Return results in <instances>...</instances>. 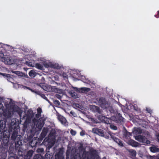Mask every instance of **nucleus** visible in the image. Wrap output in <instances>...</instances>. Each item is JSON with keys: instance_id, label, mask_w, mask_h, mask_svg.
<instances>
[{"instance_id": "57", "label": "nucleus", "mask_w": 159, "mask_h": 159, "mask_svg": "<svg viewBox=\"0 0 159 159\" xmlns=\"http://www.w3.org/2000/svg\"><path fill=\"white\" fill-rule=\"evenodd\" d=\"M2 43H0V48L2 47Z\"/></svg>"}, {"instance_id": "29", "label": "nucleus", "mask_w": 159, "mask_h": 159, "mask_svg": "<svg viewBox=\"0 0 159 159\" xmlns=\"http://www.w3.org/2000/svg\"><path fill=\"white\" fill-rule=\"evenodd\" d=\"M117 119H118L120 122L121 121L124 122L125 119L123 118L121 115L120 114H118V116L117 117Z\"/></svg>"}, {"instance_id": "40", "label": "nucleus", "mask_w": 159, "mask_h": 159, "mask_svg": "<svg viewBox=\"0 0 159 159\" xmlns=\"http://www.w3.org/2000/svg\"><path fill=\"white\" fill-rule=\"evenodd\" d=\"M158 158L155 156H149V159H158Z\"/></svg>"}, {"instance_id": "10", "label": "nucleus", "mask_w": 159, "mask_h": 159, "mask_svg": "<svg viewBox=\"0 0 159 159\" xmlns=\"http://www.w3.org/2000/svg\"><path fill=\"white\" fill-rule=\"evenodd\" d=\"M1 60L6 64L11 65L13 63V61L10 57L8 56L2 57Z\"/></svg>"}, {"instance_id": "12", "label": "nucleus", "mask_w": 159, "mask_h": 159, "mask_svg": "<svg viewBox=\"0 0 159 159\" xmlns=\"http://www.w3.org/2000/svg\"><path fill=\"white\" fill-rule=\"evenodd\" d=\"M56 132L55 130L54 129H52L48 135V138H54V139L56 140Z\"/></svg>"}, {"instance_id": "36", "label": "nucleus", "mask_w": 159, "mask_h": 159, "mask_svg": "<svg viewBox=\"0 0 159 159\" xmlns=\"http://www.w3.org/2000/svg\"><path fill=\"white\" fill-rule=\"evenodd\" d=\"M0 74L3 76L5 77L6 78H9L10 77V74L2 73H1Z\"/></svg>"}, {"instance_id": "60", "label": "nucleus", "mask_w": 159, "mask_h": 159, "mask_svg": "<svg viewBox=\"0 0 159 159\" xmlns=\"http://www.w3.org/2000/svg\"><path fill=\"white\" fill-rule=\"evenodd\" d=\"M0 159H6V158L5 157H4V158H1Z\"/></svg>"}, {"instance_id": "32", "label": "nucleus", "mask_w": 159, "mask_h": 159, "mask_svg": "<svg viewBox=\"0 0 159 159\" xmlns=\"http://www.w3.org/2000/svg\"><path fill=\"white\" fill-rule=\"evenodd\" d=\"M150 151L153 152H157V148H156L155 147H151L150 148Z\"/></svg>"}, {"instance_id": "34", "label": "nucleus", "mask_w": 159, "mask_h": 159, "mask_svg": "<svg viewBox=\"0 0 159 159\" xmlns=\"http://www.w3.org/2000/svg\"><path fill=\"white\" fill-rule=\"evenodd\" d=\"M36 152L38 153H43L44 149L43 148H39L37 149Z\"/></svg>"}, {"instance_id": "48", "label": "nucleus", "mask_w": 159, "mask_h": 159, "mask_svg": "<svg viewBox=\"0 0 159 159\" xmlns=\"http://www.w3.org/2000/svg\"><path fill=\"white\" fill-rule=\"evenodd\" d=\"M44 65V66L46 67V68H49V66H48V63L46 62V63H44L43 64Z\"/></svg>"}, {"instance_id": "35", "label": "nucleus", "mask_w": 159, "mask_h": 159, "mask_svg": "<svg viewBox=\"0 0 159 159\" xmlns=\"http://www.w3.org/2000/svg\"><path fill=\"white\" fill-rule=\"evenodd\" d=\"M110 136H111V139H112L113 140H114L115 139H116V137L115 136L114 134L111 132H110Z\"/></svg>"}, {"instance_id": "49", "label": "nucleus", "mask_w": 159, "mask_h": 159, "mask_svg": "<svg viewBox=\"0 0 159 159\" xmlns=\"http://www.w3.org/2000/svg\"><path fill=\"white\" fill-rule=\"evenodd\" d=\"M41 116V114L37 113L35 115V117L37 118H39Z\"/></svg>"}, {"instance_id": "15", "label": "nucleus", "mask_w": 159, "mask_h": 159, "mask_svg": "<svg viewBox=\"0 0 159 159\" xmlns=\"http://www.w3.org/2000/svg\"><path fill=\"white\" fill-rule=\"evenodd\" d=\"M104 132V131L103 130L101 129L97 128L95 129V131L94 132L99 135L102 137V136H103V134H104L103 133Z\"/></svg>"}, {"instance_id": "41", "label": "nucleus", "mask_w": 159, "mask_h": 159, "mask_svg": "<svg viewBox=\"0 0 159 159\" xmlns=\"http://www.w3.org/2000/svg\"><path fill=\"white\" fill-rule=\"evenodd\" d=\"M62 157L59 154H57L56 156V159H62Z\"/></svg>"}, {"instance_id": "51", "label": "nucleus", "mask_w": 159, "mask_h": 159, "mask_svg": "<svg viewBox=\"0 0 159 159\" xmlns=\"http://www.w3.org/2000/svg\"><path fill=\"white\" fill-rule=\"evenodd\" d=\"M56 97L59 99H61V97L59 94H57L56 95Z\"/></svg>"}, {"instance_id": "38", "label": "nucleus", "mask_w": 159, "mask_h": 159, "mask_svg": "<svg viewBox=\"0 0 159 159\" xmlns=\"http://www.w3.org/2000/svg\"><path fill=\"white\" fill-rule=\"evenodd\" d=\"M53 88H52V91H54L55 92L58 93V89L56 88V87H53Z\"/></svg>"}, {"instance_id": "25", "label": "nucleus", "mask_w": 159, "mask_h": 159, "mask_svg": "<svg viewBox=\"0 0 159 159\" xmlns=\"http://www.w3.org/2000/svg\"><path fill=\"white\" fill-rule=\"evenodd\" d=\"M129 152L130 153L132 157H134L136 156V152L135 150H129Z\"/></svg>"}, {"instance_id": "50", "label": "nucleus", "mask_w": 159, "mask_h": 159, "mask_svg": "<svg viewBox=\"0 0 159 159\" xmlns=\"http://www.w3.org/2000/svg\"><path fill=\"white\" fill-rule=\"evenodd\" d=\"M1 142H0V146H1ZM7 148H7L5 149V150H4V149L3 148V147H2L1 146H0V149H2V151H4V152L5 151H6L7 150Z\"/></svg>"}, {"instance_id": "37", "label": "nucleus", "mask_w": 159, "mask_h": 159, "mask_svg": "<svg viewBox=\"0 0 159 159\" xmlns=\"http://www.w3.org/2000/svg\"><path fill=\"white\" fill-rule=\"evenodd\" d=\"M53 103L55 105H56L57 106H59L60 104V102H59V101L57 100H55L53 101Z\"/></svg>"}, {"instance_id": "30", "label": "nucleus", "mask_w": 159, "mask_h": 159, "mask_svg": "<svg viewBox=\"0 0 159 159\" xmlns=\"http://www.w3.org/2000/svg\"><path fill=\"white\" fill-rule=\"evenodd\" d=\"M35 67L39 70H43V66L39 63H36L35 64Z\"/></svg>"}, {"instance_id": "31", "label": "nucleus", "mask_w": 159, "mask_h": 159, "mask_svg": "<svg viewBox=\"0 0 159 159\" xmlns=\"http://www.w3.org/2000/svg\"><path fill=\"white\" fill-rule=\"evenodd\" d=\"M52 158V156L49 153V152H48L46 153L45 155V159H50Z\"/></svg>"}, {"instance_id": "13", "label": "nucleus", "mask_w": 159, "mask_h": 159, "mask_svg": "<svg viewBox=\"0 0 159 159\" xmlns=\"http://www.w3.org/2000/svg\"><path fill=\"white\" fill-rule=\"evenodd\" d=\"M127 143L133 147H137L139 145V143L132 139L128 141Z\"/></svg>"}, {"instance_id": "6", "label": "nucleus", "mask_w": 159, "mask_h": 159, "mask_svg": "<svg viewBox=\"0 0 159 159\" xmlns=\"http://www.w3.org/2000/svg\"><path fill=\"white\" fill-rule=\"evenodd\" d=\"M3 117L6 120L8 118H11L12 116V111L10 109H5L1 113Z\"/></svg>"}, {"instance_id": "4", "label": "nucleus", "mask_w": 159, "mask_h": 159, "mask_svg": "<svg viewBox=\"0 0 159 159\" xmlns=\"http://www.w3.org/2000/svg\"><path fill=\"white\" fill-rule=\"evenodd\" d=\"M55 140L54 138H46L44 140L43 143H44V144L48 149H50L54 145Z\"/></svg>"}, {"instance_id": "23", "label": "nucleus", "mask_w": 159, "mask_h": 159, "mask_svg": "<svg viewBox=\"0 0 159 159\" xmlns=\"http://www.w3.org/2000/svg\"><path fill=\"white\" fill-rule=\"evenodd\" d=\"M36 74V73L34 70H31L29 73V76L32 78L34 77Z\"/></svg>"}, {"instance_id": "45", "label": "nucleus", "mask_w": 159, "mask_h": 159, "mask_svg": "<svg viewBox=\"0 0 159 159\" xmlns=\"http://www.w3.org/2000/svg\"><path fill=\"white\" fill-rule=\"evenodd\" d=\"M8 159H19L17 157L10 156Z\"/></svg>"}, {"instance_id": "14", "label": "nucleus", "mask_w": 159, "mask_h": 159, "mask_svg": "<svg viewBox=\"0 0 159 159\" xmlns=\"http://www.w3.org/2000/svg\"><path fill=\"white\" fill-rule=\"evenodd\" d=\"M57 118L62 124H66V120L63 116L60 115H58L57 116Z\"/></svg>"}, {"instance_id": "47", "label": "nucleus", "mask_w": 159, "mask_h": 159, "mask_svg": "<svg viewBox=\"0 0 159 159\" xmlns=\"http://www.w3.org/2000/svg\"><path fill=\"white\" fill-rule=\"evenodd\" d=\"M70 114H71L74 117H75L76 116V114L73 111H71L70 112Z\"/></svg>"}, {"instance_id": "26", "label": "nucleus", "mask_w": 159, "mask_h": 159, "mask_svg": "<svg viewBox=\"0 0 159 159\" xmlns=\"http://www.w3.org/2000/svg\"><path fill=\"white\" fill-rule=\"evenodd\" d=\"M133 133L136 134H140L142 133V130L140 129L137 128L133 131Z\"/></svg>"}, {"instance_id": "58", "label": "nucleus", "mask_w": 159, "mask_h": 159, "mask_svg": "<svg viewBox=\"0 0 159 159\" xmlns=\"http://www.w3.org/2000/svg\"><path fill=\"white\" fill-rule=\"evenodd\" d=\"M157 139L159 141V134H158L157 136Z\"/></svg>"}, {"instance_id": "42", "label": "nucleus", "mask_w": 159, "mask_h": 159, "mask_svg": "<svg viewBox=\"0 0 159 159\" xmlns=\"http://www.w3.org/2000/svg\"><path fill=\"white\" fill-rule=\"evenodd\" d=\"M110 127L111 129L114 130H116L117 129V127L113 125H110Z\"/></svg>"}, {"instance_id": "56", "label": "nucleus", "mask_w": 159, "mask_h": 159, "mask_svg": "<svg viewBox=\"0 0 159 159\" xmlns=\"http://www.w3.org/2000/svg\"><path fill=\"white\" fill-rule=\"evenodd\" d=\"M63 77L64 78H66V79L67 78V76L66 75V74H63Z\"/></svg>"}, {"instance_id": "27", "label": "nucleus", "mask_w": 159, "mask_h": 159, "mask_svg": "<svg viewBox=\"0 0 159 159\" xmlns=\"http://www.w3.org/2000/svg\"><path fill=\"white\" fill-rule=\"evenodd\" d=\"M94 109L96 112H98L100 114H102V110L100 109V108L97 106H94Z\"/></svg>"}, {"instance_id": "55", "label": "nucleus", "mask_w": 159, "mask_h": 159, "mask_svg": "<svg viewBox=\"0 0 159 159\" xmlns=\"http://www.w3.org/2000/svg\"><path fill=\"white\" fill-rule=\"evenodd\" d=\"M146 111H148V113H150L151 111L150 109H148V108H146Z\"/></svg>"}, {"instance_id": "8", "label": "nucleus", "mask_w": 159, "mask_h": 159, "mask_svg": "<svg viewBox=\"0 0 159 159\" xmlns=\"http://www.w3.org/2000/svg\"><path fill=\"white\" fill-rule=\"evenodd\" d=\"M27 89H28L29 90H30L31 92L37 94L39 95L42 98H43L44 99H45L47 101L49 102V101L48 99V98L46 97L45 95L43 94L41 92L39 91L38 90H34L31 89L29 87H27Z\"/></svg>"}, {"instance_id": "52", "label": "nucleus", "mask_w": 159, "mask_h": 159, "mask_svg": "<svg viewBox=\"0 0 159 159\" xmlns=\"http://www.w3.org/2000/svg\"><path fill=\"white\" fill-rule=\"evenodd\" d=\"M154 16L157 18H158L159 17V11H157V15H155Z\"/></svg>"}, {"instance_id": "33", "label": "nucleus", "mask_w": 159, "mask_h": 159, "mask_svg": "<svg viewBox=\"0 0 159 159\" xmlns=\"http://www.w3.org/2000/svg\"><path fill=\"white\" fill-rule=\"evenodd\" d=\"M4 108L3 105L1 103H0V115L1 114V113L4 110Z\"/></svg>"}, {"instance_id": "59", "label": "nucleus", "mask_w": 159, "mask_h": 159, "mask_svg": "<svg viewBox=\"0 0 159 159\" xmlns=\"http://www.w3.org/2000/svg\"><path fill=\"white\" fill-rule=\"evenodd\" d=\"M0 53L1 54V55H2V56H4V55L3 53Z\"/></svg>"}, {"instance_id": "24", "label": "nucleus", "mask_w": 159, "mask_h": 159, "mask_svg": "<svg viewBox=\"0 0 159 159\" xmlns=\"http://www.w3.org/2000/svg\"><path fill=\"white\" fill-rule=\"evenodd\" d=\"M110 132H107L104 131L103 133L104 134H103V136H102V137H104L107 139H109L110 138Z\"/></svg>"}, {"instance_id": "44", "label": "nucleus", "mask_w": 159, "mask_h": 159, "mask_svg": "<svg viewBox=\"0 0 159 159\" xmlns=\"http://www.w3.org/2000/svg\"><path fill=\"white\" fill-rule=\"evenodd\" d=\"M28 125L27 120L26 119L25 121L24 124V127L26 128L27 127V125Z\"/></svg>"}, {"instance_id": "19", "label": "nucleus", "mask_w": 159, "mask_h": 159, "mask_svg": "<svg viewBox=\"0 0 159 159\" xmlns=\"http://www.w3.org/2000/svg\"><path fill=\"white\" fill-rule=\"evenodd\" d=\"M123 135L125 138L128 139L131 136V134L125 129Z\"/></svg>"}, {"instance_id": "46", "label": "nucleus", "mask_w": 159, "mask_h": 159, "mask_svg": "<svg viewBox=\"0 0 159 159\" xmlns=\"http://www.w3.org/2000/svg\"><path fill=\"white\" fill-rule=\"evenodd\" d=\"M70 133L72 135H75L76 134V132L73 130H71L70 131Z\"/></svg>"}, {"instance_id": "3", "label": "nucleus", "mask_w": 159, "mask_h": 159, "mask_svg": "<svg viewBox=\"0 0 159 159\" xmlns=\"http://www.w3.org/2000/svg\"><path fill=\"white\" fill-rule=\"evenodd\" d=\"M9 131H10V134L12 133L11 139L12 140H15L17 138L18 135V132L16 131L17 129L15 124L12 125L11 124L8 126Z\"/></svg>"}, {"instance_id": "17", "label": "nucleus", "mask_w": 159, "mask_h": 159, "mask_svg": "<svg viewBox=\"0 0 159 159\" xmlns=\"http://www.w3.org/2000/svg\"><path fill=\"white\" fill-rule=\"evenodd\" d=\"M90 90L89 88L83 87L79 89V92L80 93H86L87 92H89Z\"/></svg>"}, {"instance_id": "39", "label": "nucleus", "mask_w": 159, "mask_h": 159, "mask_svg": "<svg viewBox=\"0 0 159 159\" xmlns=\"http://www.w3.org/2000/svg\"><path fill=\"white\" fill-rule=\"evenodd\" d=\"M37 113L41 114L42 112V110L41 108L39 107L37 109Z\"/></svg>"}, {"instance_id": "22", "label": "nucleus", "mask_w": 159, "mask_h": 159, "mask_svg": "<svg viewBox=\"0 0 159 159\" xmlns=\"http://www.w3.org/2000/svg\"><path fill=\"white\" fill-rule=\"evenodd\" d=\"M44 157L40 154H36L33 157V159H44Z\"/></svg>"}, {"instance_id": "2", "label": "nucleus", "mask_w": 159, "mask_h": 159, "mask_svg": "<svg viewBox=\"0 0 159 159\" xmlns=\"http://www.w3.org/2000/svg\"><path fill=\"white\" fill-rule=\"evenodd\" d=\"M97 155V152L96 150L91 149L89 152H87L84 153V152L80 159H95Z\"/></svg>"}, {"instance_id": "11", "label": "nucleus", "mask_w": 159, "mask_h": 159, "mask_svg": "<svg viewBox=\"0 0 159 159\" xmlns=\"http://www.w3.org/2000/svg\"><path fill=\"white\" fill-rule=\"evenodd\" d=\"M34 151L33 150H30L28 151L26 155L24 156V159H31Z\"/></svg>"}, {"instance_id": "16", "label": "nucleus", "mask_w": 159, "mask_h": 159, "mask_svg": "<svg viewBox=\"0 0 159 159\" xmlns=\"http://www.w3.org/2000/svg\"><path fill=\"white\" fill-rule=\"evenodd\" d=\"M48 131V128L45 127L44 128L41 134V136L43 138H44L46 135Z\"/></svg>"}, {"instance_id": "54", "label": "nucleus", "mask_w": 159, "mask_h": 159, "mask_svg": "<svg viewBox=\"0 0 159 159\" xmlns=\"http://www.w3.org/2000/svg\"><path fill=\"white\" fill-rule=\"evenodd\" d=\"M146 143L147 144H150V141L148 140H147L146 141Z\"/></svg>"}, {"instance_id": "5", "label": "nucleus", "mask_w": 159, "mask_h": 159, "mask_svg": "<svg viewBox=\"0 0 159 159\" xmlns=\"http://www.w3.org/2000/svg\"><path fill=\"white\" fill-rule=\"evenodd\" d=\"M45 120V118L43 117H40L36 120V122L34 123V124L36 125V127L38 129H41L44 124Z\"/></svg>"}, {"instance_id": "9", "label": "nucleus", "mask_w": 159, "mask_h": 159, "mask_svg": "<svg viewBox=\"0 0 159 159\" xmlns=\"http://www.w3.org/2000/svg\"><path fill=\"white\" fill-rule=\"evenodd\" d=\"M34 135H28L27 136V139L28 140L30 141V145L32 147H34L36 146V145L37 143V142L36 140H32V139L33 138Z\"/></svg>"}, {"instance_id": "21", "label": "nucleus", "mask_w": 159, "mask_h": 159, "mask_svg": "<svg viewBox=\"0 0 159 159\" xmlns=\"http://www.w3.org/2000/svg\"><path fill=\"white\" fill-rule=\"evenodd\" d=\"M114 141L117 143L119 146L121 147H122L124 146L122 142L119 139L116 138V139H115Z\"/></svg>"}, {"instance_id": "43", "label": "nucleus", "mask_w": 159, "mask_h": 159, "mask_svg": "<svg viewBox=\"0 0 159 159\" xmlns=\"http://www.w3.org/2000/svg\"><path fill=\"white\" fill-rule=\"evenodd\" d=\"M28 115L31 116V115L33 114V111L32 110H29L27 112Z\"/></svg>"}, {"instance_id": "20", "label": "nucleus", "mask_w": 159, "mask_h": 159, "mask_svg": "<svg viewBox=\"0 0 159 159\" xmlns=\"http://www.w3.org/2000/svg\"><path fill=\"white\" fill-rule=\"evenodd\" d=\"M135 139L136 140L140 142H144L143 141L144 138L143 136L141 135L135 136Z\"/></svg>"}, {"instance_id": "28", "label": "nucleus", "mask_w": 159, "mask_h": 159, "mask_svg": "<svg viewBox=\"0 0 159 159\" xmlns=\"http://www.w3.org/2000/svg\"><path fill=\"white\" fill-rule=\"evenodd\" d=\"M52 68L59 69L61 68V67L58 64L52 63Z\"/></svg>"}, {"instance_id": "1", "label": "nucleus", "mask_w": 159, "mask_h": 159, "mask_svg": "<svg viewBox=\"0 0 159 159\" xmlns=\"http://www.w3.org/2000/svg\"><path fill=\"white\" fill-rule=\"evenodd\" d=\"M98 101V104L102 108L108 110L111 112L113 111L111 103L106 101L105 98L101 97Z\"/></svg>"}, {"instance_id": "53", "label": "nucleus", "mask_w": 159, "mask_h": 159, "mask_svg": "<svg viewBox=\"0 0 159 159\" xmlns=\"http://www.w3.org/2000/svg\"><path fill=\"white\" fill-rule=\"evenodd\" d=\"M48 63V64L49 67L52 68V63L51 62H49Z\"/></svg>"}, {"instance_id": "7", "label": "nucleus", "mask_w": 159, "mask_h": 159, "mask_svg": "<svg viewBox=\"0 0 159 159\" xmlns=\"http://www.w3.org/2000/svg\"><path fill=\"white\" fill-rule=\"evenodd\" d=\"M22 137L21 135H18L16 139L14 140L15 145V147L18 148L20 146H22Z\"/></svg>"}, {"instance_id": "18", "label": "nucleus", "mask_w": 159, "mask_h": 159, "mask_svg": "<svg viewBox=\"0 0 159 159\" xmlns=\"http://www.w3.org/2000/svg\"><path fill=\"white\" fill-rule=\"evenodd\" d=\"M16 148V150L18 151V154L20 156L23 157L24 156V152L21 151L22 148L21 146L18 147V148Z\"/></svg>"}]
</instances>
